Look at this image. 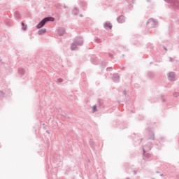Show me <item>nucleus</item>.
<instances>
[{
  "instance_id": "nucleus-17",
  "label": "nucleus",
  "mask_w": 179,
  "mask_h": 179,
  "mask_svg": "<svg viewBox=\"0 0 179 179\" xmlns=\"http://www.w3.org/2000/svg\"><path fill=\"white\" fill-rule=\"evenodd\" d=\"M22 29L24 30V31H26L27 30V25L24 24V22L21 23Z\"/></svg>"
},
{
  "instance_id": "nucleus-35",
  "label": "nucleus",
  "mask_w": 179,
  "mask_h": 179,
  "mask_svg": "<svg viewBox=\"0 0 179 179\" xmlns=\"http://www.w3.org/2000/svg\"><path fill=\"white\" fill-rule=\"evenodd\" d=\"M160 176H161V177H164V175L163 173H161V174H160Z\"/></svg>"
},
{
  "instance_id": "nucleus-32",
  "label": "nucleus",
  "mask_w": 179,
  "mask_h": 179,
  "mask_svg": "<svg viewBox=\"0 0 179 179\" xmlns=\"http://www.w3.org/2000/svg\"><path fill=\"white\" fill-rule=\"evenodd\" d=\"M123 94H124V96H127V90H124L123 91Z\"/></svg>"
},
{
  "instance_id": "nucleus-38",
  "label": "nucleus",
  "mask_w": 179,
  "mask_h": 179,
  "mask_svg": "<svg viewBox=\"0 0 179 179\" xmlns=\"http://www.w3.org/2000/svg\"><path fill=\"white\" fill-rule=\"evenodd\" d=\"M47 134H50V131L48 130L46 131Z\"/></svg>"
},
{
  "instance_id": "nucleus-3",
  "label": "nucleus",
  "mask_w": 179,
  "mask_h": 179,
  "mask_svg": "<svg viewBox=\"0 0 179 179\" xmlns=\"http://www.w3.org/2000/svg\"><path fill=\"white\" fill-rule=\"evenodd\" d=\"M168 3H169L171 8L178 10L179 9V1L178 0H165Z\"/></svg>"
},
{
  "instance_id": "nucleus-13",
  "label": "nucleus",
  "mask_w": 179,
  "mask_h": 179,
  "mask_svg": "<svg viewBox=\"0 0 179 179\" xmlns=\"http://www.w3.org/2000/svg\"><path fill=\"white\" fill-rule=\"evenodd\" d=\"M98 105L101 108H104L105 106H104V101H103V99H99L98 100Z\"/></svg>"
},
{
  "instance_id": "nucleus-6",
  "label": "nucleus",
  "mask_w": 179,
  "mask_h": 179,
  "mask_svg": "<svg viewBox=\"0 0 179 179\" xmlns=\"http://www.w3.org/2000/svg\"><path fill=\"white\" fill-rule=\"evenodd\" d=\"M112 79L113 82L118 83V82H120V74L117 73H113Z\"/></svg>"
},
{
  "instance_id": "nucleus-37",
  "label": "nucleus",
  "mask_w": 179,
  "mask_h": 179,
  "mask_svg": "<svg viewBox=\"0 0 179 179\" xmlns=\"http://www.w3.org/2000/svg\"><path fill=\"white\" fill-rule=\"evenodd\" d=\"M64 9H66V6L64 5Z\"/></svg>"
},
{
  "instance_id": "nucleus-8",
  "label": "nucleus",
  "mask_w": 179,
  "mask_h": 179,
  "mask_svg": "<svg viewBox=\"0 0 179 179\" xmlns=\"http://www.w3.org/2000/svg\"><path fill=\"white\" fill-rule=\"evenodd\" d=\"M117 23H125V16H124V15H121L117 17Z\"/></svg>"
},
{
  "instance_id": "nucleus-34",
  "label": "nucleus",
  "mask_w": 179,
  "mask_h": 179,
  "mask_svg": "<svg viewBox=\"0 0 179 179\" xmlns=\"http://www.w3.org/2000/svg\"><path fill=\"white\" fill-rule=\"evenodd\" d=\"M133 173H134V176H135V175H136V173H137V172H136V171H134Z\"/></svg>"
},
{
  "instance_id": "nucleus-39",
  "label": "nucleus",
  "mask_w": 179,
  "mask_h": 179,
  "mask_svg": "<svg viewBox=\"0 0 179 179\" xmlns=\"http://www.w3.org/2000/svg\"><path fill=\"white\" fill-rule=\"evenodd\" d=\"M156 173H157V174H159V172L158 171H157Z\"/></svg>"
},
{
  "instance_id": "nucleus-21",
  "label": "nucleus",
  "mask_w": 179,
  "mask_h": 179,
  "mask_svg": "<svg viewBox=\"0 0 179 179\" xmlns=\"http://www.w3.org/2000/svg\"><path fill=\"white\" fill-rule=\"evenodd\" d=\"M97 111V106L94 105L92 107V113H96Z\"/></svg>"
},
{
  "instance_id": "nucleus-16",
  "label": "nucleus",
  "mask_w": 179,
  "mask_h": 179,
  "mask_svg": "<svg viewBox=\"0 0 179 179\" xmlns=\"http://www.w3.org/2000/svg\"><path fill=\"white\" fill-rule=\"evenodd\" d=\"M15 19H17V20H20V18H21L20 13H19V12L16 11L15 13Z\"/></svg>"
},
{
  "instance_id": "nucleus-28",
  "label": "nucleus",
  "mask_w": 179,
  "mask_h": 179,
  "mask_svg": "<svg viewBox=\"0 0 179 179\" xmlns=\"http://www.w3.org/2000/svg\"><path fill=\"white\" fill-rule=\"evenodd\" d=\"M109 57L110 58H111L112 59H114V55L111 54V53H109Z\"/></svg>"
},
{
  "instance_id": "nucleus-11",
  "label": "nucleus",
  "mask_w": 179,
  "mask_h": 179,
  "mask_svg": "<svg viewBox=\"0 0 179 179\" xmlns=\"http://www.w3.org/2000/svg\"><path fill=\"white\" fill-rule=\"evenodd\" d=\"M105 29H110V30H111V29H113V24H111V23L110 22H106L103 25Z\"/></svg>"
},
{
  "instance_id": "nucleus-15",
  "label": "nucleus",
  "mask_w": 179,
  "mask_h": 179,
  "mask_svg": "<svg viewBox=\"0 0 179 179\" xmlns=\"http://www.w3.org/2000/svg\"><path fill=\"white\" fill-rule=\"evenodd\" d=\"M73 13L75 16H78V15H79V8L75 7L73 10Z\"/></svg>"
},
{
  "instance_id": "nucleus-26",
  "label": "nucleus",
  "mask_w": 179,
  "mask_h": 179,
  "mask_svg": "<svg viewBox=\"0 0 179 179\" xmlns=\"http://www.w3.org/2000/svg\"><path fill=\"white\" fill-rule=\"evenodd\" d=\"M145 155H146V148H143V157L145 156Z\"/></svg>"
},
{
  "instance_id": "nucleus-25",
  "label": "nucleus",
  "mask_w": 179,
  "mask_h": 179,
  "mask_svg": "<svg viewBox=\"0 0 179 179\" xmlns=\"http://www.w3.org/2000/svg\"><path fill=\"white\" fill-rule=\"evenodd\" d=\"M0 97H5V92L0 91Z\"/></svg>"
},
{
  "instance_id": "nucleus-36",
  "label": "nucleus",
  "mask_w": 179,
  "mask_h": 179,
  "mask_svg": "<svg viewBox=\"0 0 179 179\" xmlns=\"http://www.w3.org/2000/svg\"><path fill=\"white\" fill-rule=\"evenodd\" d=\"M80 17H83V15H80Z\"/></svg>"
},
{
  "instance_id": "nucleus-41",
  "label": "nucleus",
  "mask_w": 179,
  "mask_h": 179,
  "mask_svg": "<svg viewBox=\"0 0 179 179\" xmlns=\"http://www.w3.org/2000/svg\"><path fill=\"white\" fill-rule=\"evenodd\" d=\"M43 125H45V124L43 123Z\"/></svg>"
},
{
  "instance_id": "nucleus-27",
  "label": "nucleus",
  "mask_w": 179,
  "mask_h": 179,
  "mask_svg": "<svg viewBox=\"0 0 179 179\" xmlns=\"http://www.w3.org/2000/svg\"><path fill=\"white\" fill-rule=\"evenodd\" d=\"M161 99H162V103H166V99H164V96L162 95Z\"/></svg>"
},
{
  "instance_id": "nucleus-42",
  "label": "nucleus",
  "mask_w": 179,
  "mask_h": 179,
  "mask_svg": "<svg viewBox=\"0 0 179 179\" xmlns=\"http://www.w3.org/2000/svg\"><path fill=\"white\" fill-rule=\"evenodd\" d=\"M152 179H155V178H152Z\"/></svg>"
},
{
  "instance_id": "nucleus-18",
  "label": "nucleus",
  "mask_w": 179,
  "mask_h": 179,
  "mask_svg": "<svg viewBox=\"0 0 179 179\" xmlns=\"http://www.w3.org/2000/svg\"><path fill=\"white\" fill-rule=\"evenodd\" d=\"M149 23H152V24H156V22L153 18H150L147 24H149Z\"/></svg>"
},
{
  "instance_id": "nucleus-9",
  "label": "nucleus",
  "mask_w": 179,
  "mask_h": 179,
  "mask_svg": "<svg viewBox=\"0 0 179 179\" xmlns=\"http://www.w3.org/2000/svg\"><path fill=\"white\" fill-rule=\"evenodd\" d=\"M144 148L146 149L147 152H149L150 150H152V148H153V143H148L144 146Z\"/></svg>"
},
{
  "instance_id": "nucleus-40",
  "label": "nucleus",
  "mask_w": 179,
  "mask_h": 179,
  "mask_svg": "<svg viewBox=\"0 0 179 179\" xmlns=\"http://www.w3.org/2000/svg\"><path fill=\"white\" fill-rule=\"evenodd\" d=\"M142 141H143V138H141V142H142Z\"/></svg>"
},
{
  "instance_id": "nucleus-19",
  "label": "nucleus",
  "mask_w": 179,
  "mask_h": 179,
  "mask_svg": "<svg viewBox=\"0 0 179 179\" xmlns=\"http://www.w3.org/2000/svg\"><path fill=\"white\" fill-rule=\"evenodd\" d=\"M148 76L150 79H153V78H155V73L150 72L148 73Z\"/></svg>"
},
{
  "instance_id": "nucleus-20",
  "label": "nucleus",
  "mask_w": 179,
  "mask_h": 179,
  "mask_svg": "<svg viewBox=\"0 0 179 179\" xmlns=\"http://www.w3.org/2000/svg\"><path fill=\"white\" fill-rule=\"evenodd\" d=\"M5 22H6V24L7 25V26H11L12 25V22H10V20H5Z\"/></svg>"
},
{
  "instance_id": "nucleus-5",
  "label": "nucleus",
  "mask_w": 179,
  "mask_h": 179,
  "mask_svg": "<svg viewBox=\"0 0 179 179\" xmlns=\"http://www.w3.org/2000/svg\"><path fill=\"white\" fill-rule=\"evenodd\" d=\"M168 79L170 82H174V80H176V73L169 72L168 73Z\"/></svg>"
},
{
  "instance_id": "nucleus-24",
  "label": "nucleus",
  "mask_w": 179,
  "mask_h": 179,
  "mask_svg": "<svg viewBox=\"0 0 179 179\" xmlns=\"http://www.w3.org/2000/svg\"><path fill=\"white\" fill-rule=\"evenodd\" d=\"M62 82H64V79L62 78H58L57 80V83H62Z\"/></svg>"
},
{
  "instance_id": "nucleus-2",
  "label": "nucleus",
  "mask_w": 179,
  "mask_h": 179,
  "mask_svg": "<svg viewBox=\"0 0 179 179\" xmlns=\"http://www.w3.org/2000/svg\"><path fill=\"white\" fill-rule=\"evenodd\" d=\"M55 18L53 17H44L37 25L36 28L41 29L42 27H44L45 25V23H48V22H55Z\"/></svg>"
},
{
  "instance_id": "nucleus-1",
  "label": "nucleus",
  "mask_w": 179,
  "mask_h": 179,
  "mask_svg": "<svg viewBox=\"0 0 179 179\" xmlns=\"http://www.w3.org/2000/svg\"><path fill=\"white\" fill-rule=\"evenodd\" d=\"M82 45H83V38L82 36L76 37L71 44L70 50L75 51V50H78V47H82Z\"/></svg>"
},
{
  "instance_id": "nucleus-4",
  "label": "nucleus",
  "mask_w": 179,
  "mask_h": 179,
  "mask_svg": "<svg viewBox=\"0 0 179 179\" xmlns=\"http://www.w3.org/2000/svg\"><path fill=\"white\" fill-rule=\"evenodd\" d=\"M146 131H148L147 138L150 141H155L156 139L155 131L150 130L149 127L146 129Z\"/></svg>"
},
{
  "instance_id": "nucleus-10",
  "label": "nucleus",
  "mask_w": 179,
  "mask_h": 179,
  "mask_svg": "<svg viewBox=\"0 0 179 179\" xmlns=\"http://www.w3.org/2000/svg\"><path fill=\"white\" fill-rule=\"evenodd\" d=\"M45 33H47V29L45 28L39 29L38 31V34L39 36H43V34H45Z\"/></svg>"
},
{
  "instance_id": "nucleus-31",
  "label": "nucleus",
  "mask_w": 179,
  "mask_h": 179,
  "mask_svg": "<svg viewBox=\"0 0 179 179\" xmlns=\"http://www.w3.org/2000/svg\"><path fill=\"white\" fill-rule=\"evenodd\" d=\"M169 61H170V62H173V61H174V59H173L172 57H170Z\"/></svg>"
},
{
  "instance_id": "nucleus-14",
  "label": "nucleus",
  "mask_w": 179,
  "mask_h": 179,
  "mask_svg": "<svg viewBox=\"0 0 179 179\" xmlns=\"http://www.w3.org/2000/svg\"><path fill=\"white\" fill-rule=\"evenodd\" d=\"M25 72L26 71H24V69H23V68H20L18 69V73H19V75H21V76H23V75H24Z\"/></svg>"
},
{
  "instance_id": "nucleus-33",
  "label": "nucleus",
  "mask_w": 179,
  "mask_h": 179,
  "mask_svg": "<svg viewBox=\"0 0 179 179\" xmlns=\"http://www.w3.org/2000/svg\"><path fill=\"white\" fill-rule=\"evenodd\" d=\"M163 48L165 50V51H167V48H166V46L163 45Z\"/></svg>"
},
{
  "instance_id": "nucleus-23",
  "label": "nucleus",
  "mask_w": 179,
  "mask_h": 179,
  "mask_svg": "<svg viewBox=\"0 0 179 179\" xmlns=\"http://www.w3.org/2000/svg\"><path fill=\"white\" fill-rule=\"evenodd\" d=\"M90 146H91V148H94V141H90Z\"/></svg>"
},
{
  "instance_id": "nucleus-30",
  "label": "nucleus",
  "mask_w": 179,
  "mask_h": 179,
  "mask_svg": "<svg viewBox=\"0 0 179 179\" xmlns=\"http://www.w3.org/2000/svg\"><path fill=\"white\" fill-rule=\"evenodd\" d=\"M113 68L112 67H108L106 69V71H112Z\"/></svg>"
},
{
  "instance_id": "nucleus-7",
  "label": "nucleus",
  "mask_w": 179,
  "mask_h": 179,
  "mask_svg": "<svg viewBox=\"0 0 179 179\" xmlns=\"http://www.w3.org/2000/svg\"><path fill=\"white\" fill-rule=\"evenodd\" d=\"M150 159V160H153V155L150 153H146L145 156L143 157V160H146Z\"/></svg>"
},
{
  "instance_id": "nucleus-12",
  "label": "nucleus",
  "mask_w": 179,
  "mask_h": 179,
  "mask_svg": "<svg viewBox=\"0 0 179 179\" xmlns=\"http://www.w3.org/2000/svg\"><path fill=\"white\" fill-rule=\"evenodd\" d=\"M57 33L59 36H64V34H65V29L61 28L58 29Z\"/></svg>"
},
{
  "instance_id": "nucleus-22",
  "label": "nucleus",
  "mask_w": 179,
  "mask_h": 179,
  "mask_svg": "<svg viewBox=\"0 0 179 179\" xmlns=\"http://www.w3.org/2000/svg\"><path fill=\"white\" fill-rule=\"evenodd\" d=\"M95 41L96 43H98V44H100V43H101V39H100V38L96 37Z\"/></svg>"
},
{
  "instance_id": "nucleus-29",
  "label": "nucleus",
  "mask_w": 179,
  "mask_h": 179,
  "mask_svg": "<svg viewBox=\"0 0 179 179\" xmlns=\"http://www.w3.org/2000/svg\"><path fill=\"white\" fill-rule=\"evenodd\" d=\"M178 95H179L178 92H175L173 94L174 97H178Z\"/></svg>"
}]
</instances>
